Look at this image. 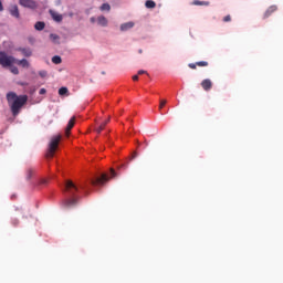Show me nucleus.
Masks as SVG:
<instances>
[{"label": "nucleus", "mask_w": 283, "mask_h": 283, "mask_svg": "<svg viewBox=\"0 0 283 283\" xmlns=\"http://www.w3.org/2000/svg\"><path fill=\"white\" fill-rule=\"evenodd\" d=\"M223 21H224V23H229V21H231V15H226L223 18Z\"/></svg>", "instance_id": "28"}, {"label": "nucleus", "mask_w": 283, "mask_h": 283, "mask_svg": "<svg viewBox=\"0 0 283 283\" xmlns=\"http://www.w3.org/2000/svg\"><path fill=\"white\" fill-rule=\"evenodd\" d=\"M167 105V99H160L159 109H163Z\"/></svg>", "instance_id": "26"}, {"label": "nucleus", "mask_w": 283, "mask_h": 283, "mask_svg": "<svg viewBox=\"0 0 283 283\" xmlns=\"http://www.w3.org/2000/svg\"><path fill=\"white\" fill-rule=\"evenodd\" d=\"M19 52L23 54V56L30 57L32 56V50L25 49V48H20L18 49Z\"/></svg>", "instance_id": "15"}, {"label": "nucleus", "mask_w": 283, "mask_h": 283, "mask_svg": "<svg viewBox=\"0 0 283 283\" xmlns=\"http://www.w3.org/2000/svg\"><path fill=\"white\" fill-rule=\"evenodd\" d=\"M59 143H61V135H55L51 138L46 151V158H54V154H56V150L59 149Z\"/></svg>", "instance_id": "3"}, {"label": "nucleus", "mask_w": 283, "mask_h": 283, "mask_svg": "<svg viewBox=\"0 0 283 283\" xmlns=\"http://www.w3.org/2000/svg\"><path fill=\"white\" fill-rule=\"evenodd\" d=\"M273 12H277V6H275V4L268 8V10L265 11V13L263 15V19H269V17H271V14H273Z\"/></svg>", "instance_id": "11"}, {"label": "nucleus", "mask_w": 283, "mask_h": 283, "mask_svg": "<svg viewBox=\"0 0 283 283\" xmlns=\"http://www.w3.org/2000/svg\"><path fill=\"white\" fill-rule=\"evenodd\" d=\"M133 81H138V75H134Z\"/></svg>", "instance_id": "34"}, {"label": "nucleus", "mask_w": 283, "mask_h": 283, "mask_svg": "<svg viewBox=\"0 0 283 283\" xmlns=\"http://www.w3.org/2000/svg\"><path fill=\"white\" fill-rule=\"evenodd\" d=\"M191 6H210V2L209 1L193 0L191 2Z\"/></svg>", "instance_id": "18"}, {"label": "nucleus", "mask_w": 283, "mask_h": 283, "mask_svg": "<svg viewBox=\"0 0 283 283\" xmlns=\"http://www.w3.org/2000/svg\"><path fill=\"white\" fill-rule=\"evenodd\" d=\"M138 53H139V54H143V49H139Z\"/></svg>", "instance_id": "37"}, {"label": "nucleus", "mask_w": 283, "mask_h": 283, "mask_svg": "<svg viewBox=\"0 0 283 283\" xmlns=\"http://www.w3.org/2000/svg\"><path fill=\"white\" fill-rule=\"evenodd\" d=\"M50 14L56 23H61V21H63V15L61 13L50 10Z\"/></svg>", "instance_id": "12"}, {"label": "nucleus", "mask_w": 283, "mask_h": 283, "mask_svg": "<svg viewBox=\"0 0 283 283\" xmlns=\"http://www.w3.org/2000/svg\"><path fill=\"white\" fill-rule=\"evenodd\" d=\"M104 123H106V125L109 123V118L108 119H106V122H104Z\"/></svg>", "instance_id": "38"}, {"label": "nucleus", "mask_w": 283, "mask_h": 283, "mask_svg": "<svg viewBox=\"0 0 283 283\" xmlns=\"http://www.w3.org/2000/svg\"><path fill=\"white\" fill-rule=\"evenodd\" d=\"M9 12H10L11 17H14V19L21 18V13L19 12V7L17 4H11L9 7Z\"/></svg>", "instance_id": "7"}, {"label": "nucleus", "mask_w": 283, "mask_h": 283, "mask_svg": "<svg viewBox=\"0 0 283 283\" xmlns=\"http://www.w3.org/2000/svg\"><path fill=\"white\" fill-rule=\"evenodd\" d=\"M132 28H134V22H126L120 24L122 32H127V30H132Z\"/></svg>", "instance_id": "14"}, {"label": "nucleus", "mask_w": 283, "mask_h": 283, "mask_svg": "<svg viewBox=\"0 0 283 283\" xmlns=\"http://www.w3.org/2000/svg\"><path fill=\"white\" fill-rule=\"evenodd\" d=\"M201 87L205 90V92H209L213 87V82L211 80L206 78L201 82Z\"/></svg>", "instance_id": "9"}, {"label": "nucleus", "mask_w": 283, "mask_h": 283, "mask_svg": "<svg viewBox=\"0 0 283 283\" xmlns=\"http://www.w3.org/2000/svg\"><path fill=\"white\" fill-rule=\"evenodd\" d=\"M99 10H102V12H109L112 10V7L109 6V3H103Z\"/></svg>", "instance_id": "20"}, {"label": "nucleus", "mask_w": 283, "mask_h": 283, "mask_svg": "<svg viewBox=\"0 0 283 283\" xmlns=\"http://www.w3.org/2000/svg\"><path fill=\"white\" fill-rule=\"evenodd\" d=\"M94 21H96V19H94V18H91V23H94Z\"/></svg>", "instance_id": "36"}, {"label": "nucleus", "mask_w": 283, "mask_h": 283, "mask_svg": "<svg viewBox=\"0 0 283 283\" xmlns=\"http://www.w3.org/2000/svg\"><path fill=\"white\" fill-rule=\"evenodd\" d=\"M97 23L98 25H102V28H107V23H108L107 18H105V15H99L97 18Z\"/></svg>", "instance_id": "13"}, {"label": "nucleus", "mask_w": 283, "mask_h": 283, "mask_svg": "<svg viewBox=\"0 0 283 283\" xmlns=\"http://www.w3.org/2000/svg\"><path fill=\"white\" fill-rule=\"evenodd\" d=\"M67 87H61L60 90H59V94H60V96H65V94H67Z\"/></svg>", "instance_id": "25"}, {"label": "nucleus", "mask_w": 283, "mask_h": 283, "mask_svg": "<svg viewBox=\"0 0 283 283\" xmlns=\"http://www.w3.org/2000/svg\"><path fill=\"white\" fill-rule=\"evenodd\" d=\"M19 4L22 6V8H29L30 10H35L36 8V1L34 0H19Z\"/></svg>", "instance_id": "5"}, {"label": "nucleus", "mask_w": 283, "mask_h": 283, "mask_svg": "<svg viewBox=\"0 0 283 283\" xmlns=\"http://www.w3.org/2000/svg\"><path fill=\"white\" fill-rule=\"evenodd\" d=\"M46 92H48V91H46L45 88H41V90H40V94H41V95L45 94Z\"/></svg>", "instance_id": "31"}, {"label": "nucleus", "mask_w": 283, "mask_h": 283, "mask_svg": "<svg viewBox=\"0 0 283 283\" xmlns=\"http://www.w3.org/2000/svg\"><path fill=\"white\" fill-rule=\"evenodd\" d=\"M34 29L38 30L39 32H41V30H45V22H41V21L36 22L34 24Z\"/></svg>", "instance_id": "17"}, {"label": "nucleus", "mask_w": 283, "mask_h": 283, "mask_svg": "<svg viewBox=\"0 0 283 283\" xmlns=\"http://www.w3.org/2000/svg\"><path fill=\"white\" fill-rule=\"evenodd\" d=\"M65 191L69 196V199L64 200L63 205L66 209H71V207H76L78 205V198H76V192L78 191V187H76L72 180H67L65 184Z\"/></svg>", "instance_id": "2"}, {"label": "nucleus", "mask_w": 283, "mask_h": 283, "mask_svg": "<svg viewBox=\"0 0 283 283\" xmlns=\"http://www.w3.org/2000/svg\"><path fill=\"white\" fill-rule=\"evenodd\" d=\"M17 63V59L8 53L0 51V65L2 67H12Z\"/></svg>", "instance_id": "4"}, {"label": "nucleus", "mask_w": 283, "mask_h": 283, "mask_svg": "<svg viewBox=\"0 0 283 283\" xmlns=\"http://www.w3.org/2000/svg\"><path fill=\"white\" fill-rule=\"evenodd\" d=\"M14 63H17V65H21V67H30V62L25 59L17 60Z\"/></svg>", "instance_id": "16"}, {"label": "nucleus", "mask_w": 283, "mask_h": 283, "mask_svg": "<svg viewBox=\"0 0 283 283\" xmlns=\"http://www.w3.org/2000/svg\"><path fill=\"white\" fill-rule=\"evenodd\" d=\"M145 6H146V8H148V9H154V8H156V3L154 2V0H147V1L145 2Z\"/></svg>", "instance_id": "22"}, {"label": "nucleus", "mask_w": 283, "mask_h": 283, "mask_svg": "<svg viewBox=\"0 0 283 283\" xmlns=\"http://www.w3.org/2000/svg\"><path fill=\"white\" fill-rule=\"evenodd\" d=\"M107 180H109V177H107V175L103 174L101 177H97L95 180H92V185H93V187H98V186H102L105 182H107Z\"/></svg>", "instance_id": "6"}, {"label": "nucleus", "mask_w": 283, "mask_h": 283, "mask_svg": "<svg viewBox=\"0 0 283 283\" xmlns=\"http://www.w3.org/2000/svg\"><path fill=\"white\" fill-rule=\"evenodd\" d=\"M138 74H139V75H140V74H147V71L139 70V71H138Z\"/></svg>", "instance_id": "33"}, {"label": "nucleus", "mask_w": 283, "mask_h": 283, "mask_svg": "<svg viewBox=\"0 0 283 283\" xmlns=\"http://www.w3.org/2000/svg\"><path fill=\"white\" fill-rule=\"evenodd\" d=\"M50 39L53 43H56L57 45L61 43L59 42L61 40V36H59L57 34L51 33Z\"/></svg>", "instance_id": "19"}, {"label": "nucleus", "mask_w": 283, "mask_h": 283, "mask_svg": "<svg viewBox=\"0 0 283 283\" xmlns=\"http://www.w3.org/2000/svg\"><path fill=\"white\" fill-rule=\"evenodd\" d=\"M62 61L63 60L59 55L52 57V63H54L55 65H61Z\"/></svg>", "instance_id": "21"}, {"label": "nucleus", "mask_w": 283, "mask_h": 283, "mask_svg": "<svg viewBox=\"0 0 283 283\" xmlns=\"http://www.w3.org/2000/svg\"><path fill=\"white\" fill-rule=\"evenodd\" d=\"M9 67H10L11 74H15V75L19 74V69L17 66H12V64H11V66H9Z\"/></svg>", "instance_id": "24"}, {"label": "nucleus", "mask_w": 283, "mask_h": 283, "mask_svg": "<svg viewBox=\"0 0 283 283\" xmlns=\"http://www.w3.org/2000/svg\"><path fill=\"white\" fill-rule=\"evenodd\" d=\"M7 102L12 116H19L23 105L28 103V95H17L14 92L7 93Z\"/></svg>", "instance_id": "1"}, {"label": "nucleus", "mask_w": 283, "mask_h": 283, "mask_svg": "<svg viewBox=\"0 0 283 283\" xmlns=\"http://www.w3.org/2000/svg\"><path fill=\"white\" fill-rule=\"evenodd\" d=\"M39 74H40V76L42 78H45V76H48V72L46 71H40Z\"/></svg>", "instance_id": "27"}, {"label": "nucleus", "mask_w": 283, "mask_h": 283, "mask_svg": "<svg viewBox=\"0 0 283 283\" xmlns=\"http://www.w3.org/2000/svg\"><path fill=\"white\" fill-rule=\"evenodd\" d=\"M106 126H107V122H104V123H102V124L95 129V132H96L97 134H101V132H103V129H105Z\"/></svg>", "instance_id": "23"}, {"label": "nucleus", "mask_w": 283, "mask_h": 283, "mask_svg": "<svg viewBox=\"0 0 283 283\" xmlns=\"http://www.w3.org/2000/svg\"><path fill=\"white\" fill-rule=\"evenodd\" d=\"M196 66H198V67H208L209 66V62H207V61H199L197 63L188 64V67H190V70H196Z\"/></svg>", "instance_id": "8"}, {"label": "nucleus", "mask_w": 283, "mask_h": 283, "mask_svg": "<svg viewBox=\"0 0 283 283\" xmlns=\"http://www.w3.org/2000/svg\"><path fill=\"white\" fill-rule=\"evenodd\" d=\"M111 176H112V178H116V170L111 169Z\"/></svg>", "instance_id": "30"}, {"label": "nucleus", "mask_w": 283, "mask_h": 283, "mask_svg": "<svg viewBox=\"0 0 283 283\" xmlns=\"http://www.w3.org/2000/svg\"><path fill=\"white\" fill-rule=\"evenodd\" d=\"M75 123H76V117H72L69 120L67 126L65 128L66 136H70V132H72V129L74 128Z\"/></svg>", "instance_id": "10"}, {"label": "nucleus", "mask_w": 283, "mask_h": 283, "mask_svg": "<svg viewBox=\"0 0 283 283\" xmlns=\"http://www.w3.org/2000/svg\"><path fill=\"white\" fill-rule=\"evenodd\" d=\"M42 182L45 184V182H48V181H46V180H43Z\"/></svg>", "instance_id": "40"}, {"label": "nucleus", "mask_w": 283, "mask_h": 283, "mask_svg": "<svg viewBox=\"0 0 283 283\" xmlns=\"http://www.w3.org/2000/svg\"><path fill=\"white\" fill-rule=\"evenodd\" d=\"M21 85H28V83H21Z\"/></svg>", "instance_id": "39"}, {"label": "nucleus", "mask_w": 283, "mask_h": 283, "mask_svg": "<svg viewBox=\"0 0 283 283\" xmlns=\"http://www.w3.org/2000/svg\"><path fill=\"white\" fill-rule=\"evenodd\" d=\"M0 12H3V2L0 0Z\"/></svg>", "instance_id": "32"}, {"label": "nucleus", "mask_w": 283, "mask_h": 283, "mask_svg": "<svg viewBox=\"0 0 283 283\" xmlns=\"http://www.w3.org/2000/svg\"><path fill=\"white\" fill-rule=\"evenodd\" d=\"M120 167H125V165H122Z\"/></svg>", "instance_id": "41"}, {"label": "nucleus", "mask_w": 283, "mask_h": 283, "mask_svg": "<svg viewBox=\"0 0 283 283\" xmlns=\"http://www.w3.org/2000/svg\"><path fill=\"white\" fill-rule=\"evenodd\" d=\"M13 224H15V226L19 224V220H18V219H14V220H13Z\"/></svg>", "instance_id": "35"}, {"label": "nucleus", "mask_w": 283, "mask_h": 283, "mask_svg": "<svg viewBox=\"0 0 283 283\" xmlns=\"http://www.w3.org/2000/svg\"><path fill=\"white\" fill-rule=\"evenodd\" d=\"M134 158H138V153H136V151L133 153L130 160H134Z\"/></svg>", "instance_id": "29"}]
</instances>
